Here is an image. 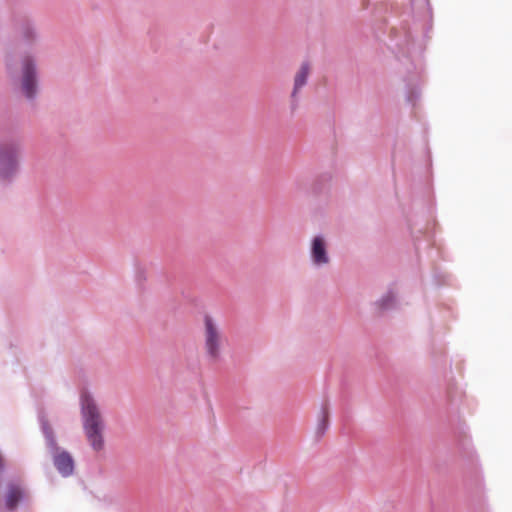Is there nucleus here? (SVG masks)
<instances>
[{"mask_svg": "<svg viewBox=\"0 0 512 512\" xmlns=\"http://www.w3.org/2000/svg\"><path fill=\"white\" fill-rule=\"evenodd\" d=\"M79 407L86 440L93 451L100 452L105 447L104 430L106 424L101 409L89 390L82 389L80 391Z\"/></svg>", "mask_w": 512, "mask_h": 512, "instance_id": "nucleus-1", "label": "nucleus"}, {"mask_svg": "<svg viewBox=\"0 0 512 512\" xmlns=\"http://www.w3.org/2000/svg\"><path fill=\"white\" fill-rule=\"evenodd\" d=\"M396 56L400 62L406 65L407 75L404 78L406 83V100L415 105L420 96L419 80L423 70L420 58L421 49L415 47L414 39L410 33H405L403 39L396 43Z\"/></svg>", "mask_w": 512, "mask_h": 512, "instance_id": "nucleus-2", "label": "nucleus"}, {"mask_svg": "<svg viewBox=\"0 0 512 512\" xmlns=\"http://www.w3.org/2000/svg\"><path fill=\"white\" fill-rule=\"evenodd\" d=\"M38 421L55 469L62 477L73 475L75 470L74 458L70 452L58 445L56 434L43 411H39Z\"/></svg>", "mask_w": 512, "mask_h": 512, "instance_id": "nucleus-3", "label": "nucleus"}, {"mask_svg": "<svg viewBox=\"0 0 512 512\" xmlns=\"http://www.w3.org/2000/svg\"><path fill=\"white\" fill-rule=\"evenodd\" d=\"M228 337L220 324L210 315L203 319V352L209 364L216 365L224 360Z\"/></svg>", "mask_w": 512, "mask_h": 512, "instance_id": "nucleus-4", "label": "nucleus"}, {"mask_svg": "<svg viewBox=\"0 0 512 512\" xmlns=\"http://www.w3.org/2000/svg\"><path fill=\"white\" fill-rule=\"evenodd\" d=\"M21 142L16 138L0 141V180L11 182L19 172Z\"/></svg>", "mask_w": 512, "mask_h": 512, "instance_id": "nucleus-5", "label": "nucleus"}, {"mask_svg": "<svg viewBox=\"0 0 512 512\" xmlns=\"http://www.w3.org/2000/svg\"><path fill=\"white\" fill-rule=\"evenodd\" d=\"M21 91L28 101H34L38 93L37 62L31 55L21 61Z\"/></svg>", "mask_w": 512, "mask_h": 512, "instance_id": "nucleus-6", "label": "nucleus"}, {"mask_svg": "<svg viewBox=\"0 0 512 512\" xmlns=\"http://www.w3.org/2000/svg\"><path fill=\"white\" fill-rule=\"evenodd\" d=\"M309 255L312 264L317 268L324 267L330 263L327 241L323 234H317L312 238Z\"/></svg>", "mask_w": 512, "mask_h": 512, "instance_id": "nucleus-7", "label": "nucleus"}, {"mask_svg": "<svg viewBox=\"0 0 512 512\" xmlns=\"http://www.w3.org/2000/svg\"><path fill=\"white\" fill-rule=\"evenodd\" d=\"M309 73H310L309 63L303 62L301 64L299 70L295 74L293 89H292V92L290 95V98H291L290 108H291L292 112L296 111V109L299 106V101H300L299 93H300L301 89L304 86H306V84L308 83Z\"/></svg>", "mask_w": 512, "mask_h": 512, "instance_id": "nucleus-8", "label": "nucleus"}, {"mask_svg": "<svg viewBox=\"0 0 512 512\" xmlns=\"http://www.w3.org/2000/svg\"><path fill=\"white\" fill-rule=\"evenodd\" d=\"M25 501L26 492L23 487L17 483H9L5 495V509L10 512L15 511Z\"/></svg>", "mask_w": 512, "mask_h": 512, "instance_id": "nucleus-9", "label": "nucleus"}, {"mask_svg": "<svg viewBox=\"0 0 512 512\" xmlns=\"http://www.w3.org/2000/svg\"><path fill=\"white\" fill-rule=\"evenodd\" d=\"M19 32L22 39L32 44L39 39V34L33 21L30 19H23L19 25Z\"/></svg>", "mask_w": 512, "mask_h": 512, "instance_id": "nucleus-10", "label": "nucleus"}, {"mask_svg": "<svg viewBox=\"0 0 512 512\" xmlns=\"http://www.w3.org/2000/svg\"><path fill=\"white\" fill-rule=\"evenodd\" d=\"M411 9L415 19L425 21L431 18L429 0H411Z\"/></svg>", "mask_w": 512, "mask_h": 512, "instance_id": "nucleus-11", "label": "nucleus"}, {"mask_svg": "<svg viewBox=\"0 0 512 512\" xmlns=\"http://www.w3.org/2000/svg\"><path fill=\"white\" fill-rule=\"evenodd\" d=\"M329 429V412L326 407L321 408L320 416L316 426V436L321 438Z\"/></svg>", "mask_w": 512, "mask_h": 512, "instance_id": "nucleus-12", "label": "nucleus"}, {"mask_svg": "<svg viewBox=\"0 0 512 512\" xmlns=\"http://www.w3.org/2000/svg\"><path fill=\"white\" fill-rule=\"evenodd\" d=\"M380 310L387 311L395 308L396 296L392 290H388L377 302Z\"/></svg>", "mask_w": 512, "mask_h": 512, "instance_id": "nucleus-13", "label": "nucleus"}]
</instances>
